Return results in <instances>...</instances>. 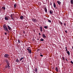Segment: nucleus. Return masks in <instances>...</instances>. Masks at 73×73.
Returning <instances> with one entry per match:
<instances>
[{
  "instance_id": "f257e3e1",
  "label": "nucleus",
  "mask_w": 73,
  "mask_h": 73,
  "mask_svg": "<svg viewBox=\"0 0 73 73\" xmlns=\"http://www.w3.org/2000/svg\"><path fill=\"white\" fill-rule=\"evenodd\" d=\"M5 61H6V62L7 65L5 67V68L7 69V68H8V69H9V68H10V66H9V65H10V63H9L8 62V59H6L5 60Z\"/></svg>"
},
{
  "instance_id": "f03ea898",
  "label": "nucleus",
  "mask_w": 73,
  "mask_h": 73,
  "mask_svg": "<svg viewBox=\"0 0 73 73\" xmlns=\"http://www.w3.org/2000/svg\"><path fill=\"white\" fill-rule=\"evenodd\" d=\"M3 28H4V29L5 31H8V28H7L6 26V25H3Z\"/></svg>"
},
{
  "instance_id": "7ed1b4c3",
  "label": "nucleus",
  "mask_w": 73,
  "mask_h": 73,
  "mask_svg": "<svg viewBox=\"0 0 73 73\" xmlns=\"http://www.w3.org/2000/svg\"><path fill=\"white\" fill-rule=\"evenodd\" d=\"M32 20L33 21V22H34V23H37V21L36 19H35L34 18H33L32 19Z\"/></svg>"
},
{
  "instance_id": "20e7f679",
  "label": "nucleus",
  "mask_w": 73,
  "mask_h": 73,
  "mask_svg": "<svg viewBox=\"0 0 73 73\" xmlns=\"http://www.w3.org/2000/svg\"><path fill=\"white\" fill-rule=\"evenodd\" d=\"M27 50H28L30 54H31V53H32V51L31 50L29 49V48H27Z\"/></svg>"
},
{
  "instance_id": "39448f33",
  "label": "nucleus",
  "mask_w": 73,
  "mask_h": 73,
  "mask_svg": "<svg viewBox=\"0 0 73 73\" xmlns=\"http://www.w3.org/2000/svg\"><path fill=\"white\" fill-rule=\"evenodd\" d=\"M9 54H5L4 57H5V58H8V57H9Z\"/></svg>"
},
{
  "instance_id": "423d86ee",
  "label": "nucleus",
  "mask_w": 73,
  "mask_h": 73,
  "mask_svg": "<svg viewBox=\"0 0 73 73\" xmlns=\"http://www.w3.org/2000/svg\"><path fill=\"white\" fill-rule=\"evenodd\" d=\"M10 16L11 18H15V15H14V14H12L10 15Z\"/></svg>"
},
{
  "instance_id": "0eeeda50",
  "label": "nucleus",
  "mask_w": 73,
  "mask_h": 73,
  "mask_svg": "<svg viewBox=\"0 0 73 73\" xmlns=\"http://www.w3.org/2000/svg\"><path fill=\"white\" fill-rule=\"evenodd\" d=\"M20 19H21V20H23V19H24V16H21L20 17Z\"/></svg>"
},
{
  "instance_id": "6e6552de",
  "label": "nucleus",
  "mask_w": 73,
  "mask_h": 73,
  "mask_svg": "<svg viewBox=\"0 0 73 73\" xmlns=\"http://www.w3.org/2000/svg\"><path fill=\"white\" fill-rule=\"evenodd\" d=\"M42 37H43L44 38H46V36L44 34H43L42 35Z\"/></svg>"
},
{
  "instance_id": "1a4fd4ad",
  "label": "nucleus",
  "mask_w": 73,
  "mask_h": 73,
  "mask_svg": "<svg viewBox=\"0 0 73 73\" xmlns=\"http://www.w3.org/2000/svg\"><path fill=\"white\" fill-rule=\"evenodd\" d=\"M54 7L55 8H56V5L55 4V3L54 2Z\"/></svg>"
},
{
  "instance_id": "9d476101",
  "label": "nucleus",
  "mask_w": 73,
  "mask_h": 73,
  "mask_svg": "<svg viewBox=\"0 0 73 73\" xmlns=\"http://www.w3.org/2000/svg\"><path fill=\"white\" fill-rule=\"evenodd\" d=\"M40 32H42V27H40Z\"/></svg>"
},
{
  "instance_id": "9b49d317",
  "label": "nucleus",
  "mask_w": 73,
  "mask_h": 73,
  "mask_svg": "<svg viewBox=\"0 0 73 73\" xmlns=\"http://www.w3.org/2000/svg\"><path fill=\"white\" fill-rule=\"evenodd\" d=\"M57 3H58V4L59 5H60L61 4V3L59 1H57Z\"/></svg>"
},
{
  "instance_id": "f8f14e48",
  "label": "nucleus",
  "mask_w": 73,
  "mask_h": 73,
  "mask_svg": "<svg viewBox=\"0 0 73 73\" xmlns=\"http://www.w3.org/2000/svg\"><path fill=\"white\" fill-rule=\"evenodd\" d=\"M44 9L45 12H47V9H46V7L44 8Z\"/></svg>"
},
{
  "instance_id": "ddd939ff",
  "label": "nucleus",
  "mask_w": 73,
  "mask_h": 73,
  "mask_svg": "<svg viewBox=\"0 0 73 73\" xmlns=\"http://www.w3.org/2000/svg\"><path fill=\"white\" fill-rule=\"evenodd\" d=\"M67 54H68L69 56L70 55V52H69V51H67Z\"/></svg>"
},
{
  "instance_id": "4468645a",
  "label": "nucleus",
  "mask_w": 73,
  "mask_h": 73,
  "mask_svg": "<svg viewBox=\"0 0 73 73\" xmlns=\"http://www.w3.org/2000/svg\"><path fill=\"white\" fill-rule=\"evenodd\" d=\"M34 70L35 72H36V73H37V68H36Z\"/></svg>"
},
{
  "instance_id": "2eb2a0df",
  "label": "nucleus",
  "mask_w": 73,
  "mask_h": 73,
  "mask_svg": "<svg viewBox=\"0 0 73 73\" xmlns=\"http://www.w3.org/2000/svg\"><path fill=\"white\" fill-rule=\"evenodd\" d=\"M50 14H53V11H50Z\"/></svg>"
},
{
  "instance_id": "dca6fc26",
  "label": "nucleus",
  "mask_w": 73,
  "mask_h": 73,
  "mask_svg": "<svg viewBox=\"0 0 73 73\" xmlns=\"http://www.w3.org/2000/svg\"><path fill=\"white\" fill-rule=\"evenodd\" d=\"M70 3H71V4H73V0H71Z\"/></svg>"
},
{
  "instance_id": "f3484780",
  "label": "nucleus",
  "mask_w": 73,
  "mask_h": 73,
  "mask_svg": "<svg viewBox=\"0 0 73 73\" xmlns=\"http://www.w3.org/2000/svg\"><path fill=\"white\" fill-rule=\"evenodd\" d=\"M5 19L6 20H7L8 19V17H5Z\"/></svg>"
},
{
  "instance_id": "a211bd4d",
  "label": "nucleus",
  "mask_w": 73,
  "mask_h": 73,
  "mask_svg": "<svg viewBox=\"0 0 73 73\" xmlns=\"http://www.w3.org/2000/svg\"><path fill=\"white\" fill-rule=\"evenodd\" d=\"M7 27H8V29H9V30L10 31L11 30V27H10L9 26H8Z\"/></svg>"
},
{
  "instance_id": "6ab92c4d",
  "label": "nucleus",
  "mask_w": 73,
  "mask_h": 73,
  "mask_svg": "<svg viewBox=\"0 0 73 73\" xmlns=\"http://www.w3.org/2000/svg\"><path fill=\"white\" fill-rule=\"evenodd\" d=\"M55 69L56 70V71L58 72V68H57V67H56L55 68Z\"/></svg>"
},
{
  "instance_id": "aec40b11",
  "label": "nucleus",
  "mask_w": 73,
  "mask_h": 73,
  "mask_svg": "<svg viewBox=\"0 0 73 73\" xmlns=\"http://www.w3.org/2000/svg\"><path fill=\"white\" fill-rule=\"evenodd\" d=\"M23 59H24V57L22 58H21L20 60V61H21V60H23Z\"/></svg>"
},
{
  "instance_id": "412c9836",
  "label": "nucleus",
  "mask_w": 73,
  "mask_h": 73,
  "mask_svg": "<svg viewBox=\"0 0 73 73\" xmlns=\"http://www.w3.org/2000/svg\"><path fill=\"white\" fill-rule=\"evenodd\" d=\"M44 28L45 29H47L48 28V27L47 26H44Z\"/></svg>"
},
{
  "instance_id": "4be33fe9",
  "label": "nucleus",
  "mask_w": 73,
  "mask_h": 73,
  "mask_svg": "<svg viewBox=\"0 0 73 73\" xmlns=\"http://www.w3.org/2000/svg\"><path fill=\"white\" fill-rule=\"evenodd\" d=\"M2 9H4V10H5V7H2Z\"/></svg>"
},
{
  "instance_id": "5701e85b",
  "label": "nucleus",
  "mask_w": 73,
  "mask_h": 73,
  "mask_svg": "<svg viewBox=\"0 0 73 73\" xmlns=\"http://www.w3.org/2000/svg\"><path fill=\"white\" fill-rule=\"evenodd\" d=\"M16 61L17 62H19V60L18 59H17L16 60Z\"/></svg>"
},
{
  "instance_id": "b1692460",
  "label": "nucleus",
  "mask_w": 73,
  "mask_h": 73,
  "mask_svg": "<svg viewBox=\"0 0 73 73\" xmlns=\"http://www.w3.org/2000/svg\"><path fill=\"white\" fill-rule=\"evenodd\" d=\"M40 41H44V39H43L42 38L41 39H40Z\"/></svg>"
},
{
  "instance_id": "393cba45",
  "label": "nucleus",
  "mask_w": 73,
  "mask_h": 73,
  "mask_svg": "<svg viewBox=\"0 0 73 73\" xmlns=\"http://www.w3.org/2000/svg\"><path fill=\"white\" fill-rule=\"evenodd\" d=\"M14 7L15 8H16V4H15L14 5Z\"/></svg>"
},
{
  "instance_id": "a878e982",
  "label": "nucleus",
  "mask_w": 73,
  "mask_h": 73,
  "mask_svg": "<svg viewBox=\"0 0 73 73\" xmlns=\"http://www.w3.org/2000/svg\"><path fill=\"white\" fill-rule=\"evenodd\" d=\"M13 17H11V20H15V19H14Z\"/></svg>"
},
{
  "instance_id": "bb28decb",
  "label": "nucleus",
  "mask_w": 73,
  "mask_h": 73,
  "mask_svg": "<svg viewBox=\"0 0 73 73\" xmlns=\"http://www.w3.org/2000/svg\"><path fill=\"white\" fill-rule=\"evenodd\" d=\"M48 22H49V23H51V21L48 19Z\"/></svg>"
},
{
  "instance_id": "cd10ccee",
  "label": "nucleus",
  "mask_w": 73,
  "mask_h": 73,
  "mask_svg": "<svg viewBox=\"0 0 73 73\" xmlns=\"http://www.w3.org/2000/svg\"><path fill=\"white\" fill-rule=\"evenodd\" d=\"M18 42H19V44H20V40L18 39Z\"/></svg>"
},
{
  "instance_id": "c85d7f7f",
  "label": "nucleus",
  "mask_w": 73,
  "mask_h": 73,
  "mask_svg": "<svg viewBox=\"0 0 73 73\" xmlns=\"http://www.w3.org/2000/svg\"><path fill=\"white\" fill-rule=\"evenodd\" d=\"M62 60H63V61H64V57H62Z\"/></svg>"
},
{
  "instance_id": "c756f323",
  "label": "nucleus",
  "mask_w": 73,
  "mask_h": 73,
  "mask_svg": "<svg viewBox=\"0 0 73 73\" xmlns=\"http://www.w3.org/2000/svg\"><path fill=\"white\" fill-rule=\"evenodd\" d=\"M71 63L72 64H73V62L72 61H71Z\"/></svg>"
},
{
  "instance_id": "7c9ffc66",
  "label": "nucleus",
  "mask_w": 73,
  "mask_h": 73,
  "mask_svg": "<svg viewBox=\"0 0 73 73\" xmlns=\"http://www.w3.org/2000/svg\"><path fill=\"white\" fill-rule=\"evenodd\" d=\"M60 23L61 24V25H62V22H60Z\"/></svg>"
},
{
  "instance_id": "2f4dec72",
  "label": "nucleus",
  "mask_w": 73,
  "mask_h": 73,
  "mask_svg": "<svg viewBox=\"0 0 73 73\" xmlns=\"http://www.w3.org/2000/svg\"><path fill=\"white\" fill-rule=\"evenodd\" d=\"M65 32H66V33H68V32H67V31H65Z\"/></svg>"
},
{
  "instance_id": "473e14b6",
  "label": "nucleus",
  "mask_w": 73,
  "mask_h": 73,
  "mask_svg": "<svg viewBox=\"0 0 73 73\" xmlns=\"http://www.w3.org/2000/svg\"><path fill=\"white\" fill-rule=\"evenodd\" d=\"M40 56H41V57H42V56H43V55H40Z\"/></svg>"
},
{
  "instance_id": "72a5a7b5",
  "label": "nucleus",
  "mask_w": 73,
  "mask_h": 73,
  "mask_svg": "<svg viewBox=\"0 0 73 73\" xmlns=\"http://www.w3.org/2000/svg\"><path fill=\"white\" fill-rule=\"evenodd\" d=\"M31 48V47H28L27 48H28V49H29V48Z\"/></svg>"
},
{
  "instance_id": "f704fd0d",
  "label": "nucleus",
  "mask_w": 73,
  "mask_h": 73,
  "mask_svg": "<svg viewBox=\"0 0 73 73\" xmlns=\"http://www.w3.org/2000/svg\"><path fill=\"white\" fill-rule=\"evenodd\" d=\"M7 33H5V35H7Z\"/></svg>"
},
{
  "instance_id": "c9c22d12",
  "label": "nucleus",
  "mask_w": 73,
  "mask_h": 73,
  "mask_svg": "<svg viewBox=\"0 0 73 73\" xmlns=\"http://www.w3.org/2000/svg\"><path fill=\"white\" fill-rule=\"evenodd\" d=\"M23 33H25V31H23Z\"/></svg>"
},
{
  "instance_id": "e433bc0d",
  "label": "nucleus",
  "mask_w": 73,
  "mask_h": 73,
  "mask_svg": "<svg viewBox=\"0 0 73 73\" xmlns=\"http://www.w3.org/2000/svg\"><path fill=\"white\" fill-rule=\"evenodd\" d=\"M66 52H67V51H68V50L67 49H66Z\"/></svg>"
},
{
  "instance_id": "4c0bfd02",
  "label": "nucleus",
  "mask_w": 73,
  "mask_h": 73,
  "mask_svg": "<svg viewBox=\"0 0 73 73\" xmlns=\"http://www.w3.org/2000/svg\"><path fill=\"white\" fill-rule=\"evenodd\" d=\"M66 61H68V60H67V59H66Z\"/></svg>"
},
{
  "instance_id": "58836bf2",
  "label": "nucleus",
  "mask_w": 73,
  "mask_h": 73,
  "mask_svg": "<svg viewBox=\"0 0 73 73\" xmlns=\"http://www.w3.org/2000/svg\"><path fill=\"white\" fill-rule=\"evenodd\" d=\"M65 49H67V47H66Z\"/></svg>"
},
{
  "instance_id": "ea45409f",
  "label": "nucleus",
  "mask_w": 73,
  "mask_h": 73,
  "mask_svg": "<svg viewBox=\"0 0 73 73\" xmlns=\"http://www.w3.org/2000/svg\"><path fill=\"white\" fill-rule=\"evenodd\" d=\"M39 35H41V34H40V33H39Z\"/></svg>"
},
{
  "instance_id": "a19ab883",
  "label": "nucleus",
  "mask_w": 73,
  "mask_h": 73,
  "mask_svg": "<svg viewBox=\"0 0 73 73\" xmlns=\"http://www.w3.org/2000/svg\"><path fill=\"white\" fill-rule=\"evenodd\" d=\"M64 25H66V24H65V23H64Z\"/></svg>"
},
{
  "instance_id": "79ce46f5",
  "label": "nucleus",
  "mask_w": 73,
  "mask_h": 73,
  "mask_svg": "<svg viewBox=\"0 0 73 73\" xmlns=\"http://www.w3.org/2000/svg\"><path fill=\"white\" fill-rule=\"evenodd\" d=\"M50 5H52V3H51V4H50Z\"/></svg>"
},
{
  "instance_id": "37998d69",
  "label": "nucleus",
  "mask_w": 73,
  "mask_h": 73,
  "mask_svg": "<svg viewBox=\"0 0 73 73\" xmlns=\"http://www.w3.org/2000/svg\"><path fill=\"white\" fill-rule=\"evenodd\" d=\"M39 40L38 38L37 39V40Z\"/></svg>"
},
{
  "instance_id": "c03bdc74",
  "label": "nucleus",
  "mask_w": 73,
  "mask_h": 73,
  "mask_svg": "<svg viewBox=\"0 0 73 73\" xmlns=\"http://www.w3.org/2000/svg\"><path fill=\"white\" fill-rule=\"evenodd\" d=\"M36 58V57H35V58Z\"/></svg>"
}]
</instances>
